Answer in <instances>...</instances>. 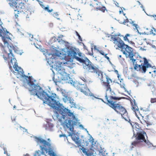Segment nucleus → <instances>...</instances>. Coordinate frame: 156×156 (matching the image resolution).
I'll list each match as a JSON object with an SVG mask.
<instances>
[{
	"label": "nucleus",
	"mask_w": 156,
	"mask_h": 156,
	"mask_svg": "<svg viewBox=\"0 0 156 156\" xmlns=\"http://www.w3.org/2000/svg\"><path fill=\"white\" fill-rule=\"evenodd\" d=\"M50 94H47L44 97L43 100V104H46L49 106L51 108L55 109L57 111H54V112L56 115V117L58 119V121L60 122H62V119H65L66 117L67 114L66 113H62L63 110L64 106L63 104L60 103L59 101H57L56 99H58V96H57L55 93L50 95Z\"/></svg>",
	"instance_id": "f257e3e1"
},
{
	"label": "nucleus",
	"mask_w": 156,
	"mask_h": 156,
	"mask_svg": "<svg viewBox=\"0 0 156 156\" xmlns=\"http://www.w3.org/2000/svg\"><path fill=\"white\" fill-rule=\"evenodd\" d=\"M22 74L21 75V77L24 78L23 80V86L26 87V86L28 85L29 86L32 88L31 89L29 90L31 95L36 96L37 98L41 100H43L44 97L47 94V92L45 90H43L42 87H41L38 84H35L34 83L31 84L29 80L27 79L29 78L28 76H26L24 74V72L22 69V71H20Z\"/></svg>",
	"instance_id": "f03ea898"
},
{
	"label": "nucleus",
	"mask_w": 156,
	"mask_h": 156,
	"mask_svg": "<svg viewBox=\"0 0 156 156\" xmlns=\"http://www.w3.org/2000/svg\"><path fill=\"white\" fill-rule=\"evenodd\" d=\"M135 124L136 126L135 128L136 129V130L137 132L136 135L134 130L133 129V134L132 138L134 137L135 138V140L132 143V145L140 147L144 145L145 144H147L148 145H152L149 140L147 141L146 139L145 136L147 138L146 133L141 129V127L139 126V124L137 122H135Z\"/></svg>",
	"instance_id": "7ed1b4c3"
},
{
	"label": "nucleus",
	"mask_w": 156,
	"mask_h": 156,
	"mask_svg": "<svg viewBox=\"0 0 156 156\" xmlns=\"http://www.w3.org/2000/svg\"><path fill=\"white\" fill-rule=\"evenodd\" d=\"M34 137L37 143V145L39 146V147H41L43 150L45 151L46 153H48L49 154V152L52 149L51 143L48 142L40 136L37 137L34 136Z\"/></svg>",
	"instance_id": "20e7f679"
},
{
	"label": "nucleus",
	"mask_w": 156,
	"mask_h": 156,
	"mask_svg": "<svg viewBox=\"0 0 156 156\" xmlns=\"http://www.w3.org/2000/svg\"><path fill=\"white\" fill-rule=\"evenodd\" d=\"M72 44H65V47L63 48H60L59 50L62 51V56H64L62 59H64L66 56L67 55L68 56L70 57H74L75 55H77V53L75 50H76V48L71 46Z\"/></svg>",
	"instance_id": "39448f33"
},
{
	"label": "nucleus",
	"mask_w": 156,
	"mask_h": 156,
	"mask_svg": "<svg viewBox=\"0 0 156 156\" xmlns=\"http://www.w3.org/2000/svg\"><path fill=\"white\" fill-rule=\"evenodd\" d=\"M105 99L108 102L107 103H106V104L108 105L111 108L113 109H115V106H117V105H118L119 103H116L117 102L116 101L108 99V97L106 93L105 94Z\"/></svg>",
	"instance_id": "423d86ee"
},
{
	"label": "nucleus",
	"mask_w": 156,
	"mask_h": 156,
	"mask_svg": "<svg viewBox=\"0 0 156 156\" xmlns=\"http://www.w3.org/2000/svg\"><path fill=\"white\" fill-rule=\"evenodd\" d=\"M115 109H113L116 113L118 114H121V113L118 111L117 109H118L120 110V111L121 112H124V114H128V112L126 110L125 108L123 106L121 105L120 104H118V105H117V106H115Z\"/></svg>",
	"instance_id": "0eeeda50"
},
{
	"label": "nucleus",
	"mask_w": 156,
	"mask_h": 156,
	"mask_svg": "<svg viewBox=\"0 0 156 156\" xmlns=\"http://www.w3.org/2000/svg\"><path fill=\"white\" fill-rule=\"evenodd\" d=\"M51 52L53 53V55H56L57 57H60V55H62V52L61 53L58 49L56 47H55L54 45H52L50 48Z\"/></svg>",
	"instance_id": "6e6552de"
},
{
	"label": "nucleus",
	"mask_w": 156,
	"mask_h": 156,
	"mask_svg": "<svg viewBox=\"0 0 156 156\" xmlns=\"http://www.w3.org/2000/svg\"><path fill=\"white\" fill-rule=\"evenodd\" d=\"M119 41L118 40L117 46L118 47L121 49H124L125 48V45L126 44L119 37L118 38Z\"/></svg>",
	"instance_id": "1a4fd4ad"
},
{
	"label": "nucleus",
	"mask_w": 156,
	"mask_h": 156,
	"mask_svg": "<svg viewBox=\"0 0 156 156\" xmlns=\"http://www.w3.org/2000/svg\"><path fill=\"white\" fill-rule=\"evenodd\" d=\"M66 113L68 116L71 117L74 114V112H72L71 110L64 107L63 108V112H61V113Z\"/></svg>",
	"instance_id": "9d476101"
},
{
	"label": "nucleus",
	"mask_w": 156,
	"mask_h": 156,
	"mask_svg": "<svg viewBox=\"0 0 156 156\" xmlns=\"http://www.w3.org/2000/svg\"><path fill=\"white\" fill-rule=\"evenodd\" d=\"M2 32L4 33V32L3 31L2 29H0V37H1V38L4 43V44L5 45H7L8 46L9 45V43L7 40V39L5 38V36H3V35H2Z\"/></svg>",
	"instance_id": "9b49d317"
},
{
	"label": "nucleus",
	"mask_w": 156,
	"mask_h": 156,
	"mask_svg": "<svg viewBox=\"0 0 156 156\" xmlns=\"http://www.w3.org/2000/svg\"><path fill=\"white\" fill-rule=\"evenodd\" d=\"M40 150H37L35 151V153L37 155V156H41V154L45 156H47L46 154L45 153V152L44 150L41 149V147H40Z\"/></svg>",
	"instance_id": "f8f14e48"
},
{
	"label": "nucleus",
	"mask_w": 156,
	"mask_h": 156,
	"mask_svg": "<svg viewBox=\"0 0 156 156\" xmlns=\"http://www.w3.org/2000/svg\"><path fill=\"white\" fill-rule=\"evenodd\" d=\"M111 100H119L121 99H126L127 98L125 97H118L115 96L111 95L109 96Z\"/></svg>",
	"instance_id": "ddd939ff"
},
{
	"label": "nucleus",
	"mask_w": 156,
	"mask_h": 156,
	"mask_svg": "<svg viewBox=\"0 0 156 156\" xmlns=\"http://www.w3.org/2000/svg\"><path fill=\"white\" fill-rule=\"evenodd\" d=\"M55 64H54V66L55 67L54 69H55L56 70H57L58 69V68L62 67L61 65L62 64V62L55 61Z\"/></svg>",
	"instance_id": "4468645a"
},
{
	"label": "nucleus",
	"mask_w": 156,
	"mask_h": 156,
	"mask_svg": "<svg viewBox=\"0 0 156 156\" xmlns=\"http://www.w3.org/2000/svg\"><path fill=\"white\" fill-rule=\"evenodd\" d=\"M63 70H64V73L65 74V76H66V77H62L61 78V80H68V78H69L70 80L72 79V78L70 76V74H67L66 72H65V69L63 68Z\"/></svg>",
	"instance_id": "2eb2a0df"
},
{
	"label": "nucleus",
	"mask_w": 156,
	"mask_h": 156,
	"mask_svg": "<svg viewBox=\"0 0 156 156\" xmlns=\"http://www.w3.org/2000/svg\"><path fill=\"white\" fill-rule=\"evenodd\" d=\"M69 119V118L68 119L67 118L66 119H65V120L63 122H61V125L63 126L64 128L66 127L67 126V125H68V123Z\"/></svg>",
	"instance_id": "dca6fc26"
},
{
	"label": "nucleus",
	"mask_w": 156,
	"mask_h": 156,
	"mask_svg": "<svg viewBox=\"0 0 156 156\" xmlns=\"http://www.w3.org/2000/svg\"><path fill=\"white\" fill-rule=\"evenodd\" d=\"M126 51L128 53L129 55V58L130 59L133 58V57L135 56V53H133V50H132V51L129 52L127 49H126Z\"/></svg>",
	"instance_id": "f3484780"
},
{
	"label": "nucleus",
	"mask_w": 156,
	"mask_h": 156,
	"mask_svg": "<svg viewBox=\"0 0 156 156\" xmlns=\"http://www.w3.org/2000/svg\"><path fill=\"white\" fill-rule=\"evenodd\" d=\"M58 40V38H56L55 37H53L51 38L50 40L49 41L48 44H52L54 42H55Z\"/></svg>",
	"instance_id": "a211bd4d"
},
{
	"label": "nucleus",
	"mask_w": 156,
	"mask_h": 156,
	"mask_svg": "<svg viewBox=\"0 0 156 156\" xmlns=\"http://www.w3.org/2000/svg\"><path fill=\"white\" fill-rule=\"evenodd\" d=\"M57 41L60 44H64L65 43L66 44H70V43L68 42L63 40L62 39H58V40H57Z\"/></svg>",
	"instance_id": "6ab92c4d"
},
{
	"label": "nucleus",
	"mask_w": 156,
	"mask_h": 156,
	"mask_svg": "<svg viewBox=\"0 0 156 156\" xmlns=\"http://www.w3.org/2000/svg\"><path fill=\"white\" fill-rule=\"evenodd\" d=\"M102 7H97L96 8V9H97L99 10L100 11H101L103 12H104L105 10H106L107 11V9H106L105 7L104 6V5H102Z\"/></svg>",
	"instance_id": "aec40b11"
},
{
	"label": "nucleus",
	"mask_w": 156,
	"mask_h": 156,
	"mask_svg": "<svg viewBox=\"0 0 156 156\" xmlns=\"http://www.w3.org/2000/svg\"><path fill=\"white\" fill-rule=\"evenodd\" d=\"M97 140L94 143H90L91 144V145L90 147L89 148V150L90 151H93L94 152H95V151L93 149L94 147L95 146L96 144L97 143Z\"/></svg>",
	"instance_id": "412c9836"
},
{
	"label": "nucleus",
	"mask_w": 156,
	"mask_h": 156,
	"mask_svg": "<svg viewBox=\"0 0 156 156\" xmlns=\"http://www.w3.org/2000/svg\"><path fill=\"white\" fill-rule=\"evenodd\" d=\"M47 60V63L50 66V67H52V68H53V65H51V64H53L54 63V61L53 60L50 59L49 58H46Z\"/></svg>",
	"instance_id": "4be33fe9"
},
{
	"label": "nucleus",
	"mask_w": 156,
	"mask_h": 156,
	"mask_svg": "<svg viewBox=\"0 0 156 156\" xmlns=\"http://www.w3.org/2000/svg\"><path fill=\"white\" fill-rule=\"evenodd\" d=\"M68 122L71 123L74 126H77V123L75 120H72L70 118H69V119Z\"/></svg>",
	"instance_id": "5701e85b"
},
{
	"label": "nucleus",
	"mask_w": 156,
	"mask_h": 156,
	"mask_svg": "<svg viewBox=\"0 0 156 156\" xmlns=\"http://www.w3.org/2000/svg\"><path fill=\"white\" fill-rule=\"evenodd\" d=\"M134 22L135 21H132L131 22H129L130 24H132L133 26L135 27V28H134V30H135L136 29H137V28H139V27L138 26L137 24L134 23Z\"/></svg>",
	"instance_id": "b1692460"
},
{
	"label": "nucleus",
	"mask_w": 156,
	"mask_h": 156,
	"mask_svg": "<svg viewBox=\"0 0 156 156\" xmlns=\"http://www.w3.org/2000/svg\"><path fill=\"white\" fill-rule=\"evenodd\" d=\"M61 93L62 95L65 97V98H63L62 99L64 103H66V100H68L67 95L65 94L63 92H62Z\"/></svg>",
	"instance_id": "393cba45"
},
{
	"label": "nucleus",
	"mask_w": 156,
	"mask_h": 156,
	"mask_svg": "<svg viewBox=\"0 0 156 156\" xmlns=\"http://www.w3.org/2000/svg\"><path fill=\"white\" fill-rule=\"evenodd\" d=\"M90 67L91 68V69L93 70V71H94L93 72L94 73H97V72L98 73V72H100L99 69H98V70H97V68H96V67L95 66H94L93 65H92L90 66Z\"/></svg>",
	"instance_id": "a878e982"
},
{
	"label": "nucleus",
	"mask_w": 156,
	"mask_h": 156,
	"mask_svg": "<svg viewBox=\"0 0 156 156\" xmlns=\"http://www.w3.org/2000/svg\"><path fill=\"white\" fill-rule=\"evenodd\" d=\"M18 66V63L17 62H16L14 63V65H13V67L15 69V70L16 71L19 72L20 71H19V69H18L17 67Z\"/></svg>",
	"instance_id": "bb28decb"
},
{
	"label": "nucleus",
	"mask_w": 156,
	"mask_h": 156,
	"mask_svg": "<svg viewBox=\"0 0 156 156\" xmlns=\"http://www.w3.org/2000/svg\"><path fill=\"white\" fill-rule=\"evenodd\" d=\"M49 155L50 156H56L57 155L56 153L52 149L49 152Z\"/></svg>",
	"instance_id": "cd10ccee"
},
{
	"label": "nucleus",
	"mask_w": 156,
	"mask_h": 156,
	"mask_svg": "<svg viewBox=\"0 0 156 156\" xmlns=\"http://www.w3.org/2000/svg\"><path fill=\"white\" fill-rule=\"evenodd\" d=\"M80 150H81L82 151V152L85 155H86L87 153V151H89V149H86L85 148H80Z\"/></svg>",
	"instance_id": "c85d7f7f"
},
{
	"label": "nucleus",
	"mask_w": 156,
	"mask_h": 156,
	"mask_svg": "<svg viewBox=\"0 0 156 156\" xmlns=\"http://www.w3.org/2000/svg\"><path fill=\"white\" fill-rule=\"evenodd\" d=\"M125 48H124V49H125V51H126V49H128L129 52H130L131 51H132V50H133V48L129 46L128 45L126 44V45H125Z\"/></svg>",
	"instance_id": "c756f323"
},
{
	"label": "nucleus",
	"mask_w": 156,
	"mask_h": 156,
	"mask_svg": "<svg viewBox=\"0 0 156 156\" xmlns=\"http://www.w3.org/2000/svg\"><path fill=\"white\" fill-rule=\"evenodd\" d=\"M144 65L146 69H148L150 68H151L153 69L154 68V67H155V66H152L151 64L149 63H147V64H145V65Z\"/></svg>",
	"instance_id": "7c9ffc66"
},
{
	"label": "nucleus",
	"mask_w": 156,
	"mask_h": 156,
	"mask_svg": "<svg viewBox=\"0 0 156 156\" xmlns=\"http://www.w3.org/2000/svg\"><path fill=\"white\" fill-rule=\"evenodd\" d=\"M40 51L41 52H43V54L46 56L48 53V51L47 50L44 49V48H43L40 49Z\"/></svg>",
	"instance_id": "2f4dec72"
},
{
	"label": "nucleus",
	"mask_w": 156,
	"mask_h": 156,
	"mask_svg": "<svg viewBox=\"0 0 156 156\" xmlns=\"http://www.w3.org/2000/svg\"><path fill=\"white\" fill-rule=\"evenodd\" d=\"M105 76H106V82L108 84H110V82H109V81H110L111 83L113 81H112V80L110 78H109L108 76L106 75V73H105L104 74Z\"/></svg>",
	"instance_id": "473e14b6"
},
{
	"label": "nucleus",
	"mask_w": 156,
	"mask_h": 156,
	"mask_svg": "<svg viewBox=\"0 0 156 156\" xmlns=\"http://www.w3.org/2000/svg\"><path fill=\"white\" fill-rule=\"evenodd\" d=\"M75 143L77 145V147H81L82 144V140L80 139L78 141H75Z\"/></svg>",
	"instance_id": "72a5a7b5"
},
{
	"label": "nucleus",
	"mask_w": 156,
	"mask_h": 156,
	"mask_svg": "<svg viewBox=\"0 0 156 156\" xmlns=\"http://www.w3.org/2000/svg\"><path fill=\"white\" fill-rule=\"evenodd\" d=\"M70 107L72 108L73 107H74L76 108H78V109H80V107L79 105H76V103H74V106L72 105L70 106Z\"/></svg>",
	"instance_id": "f704fd0d"
},
{
	"label": "nucleus",
	"mask_w": 156,
	"mask_h": 156,
	"mask_svg": "<svg viewBox=\"0 0 156 156\" xmlns=\"http://www.w3.org/2000/svg\"><path fill=\"white\" fill-rule=\"evenodd\" d=\"M59 136V137H66V139L68 140V143L69 144L70 143V142H69V141L68 140V139L67 137V135L66 134H63V133H62V134H60Z\"/></svg>",
	"instance_id": "c9c22d12"
},
{
	"label": "nucleus",
	"mask_w": 156,
	"mask_h": 156,
	"mask_svg": "<svg viewBox=\"0 0 156 156\" xmlns=\"http://www.w3.org/2000/svg\"><path fill=\"white\" fill-rule=\"evenodd\" d=\"M68 125H67V126L66 127V128L67 129H69V128L70 127L72 128V129H74V126H73V125H72L70 123H69L68 122Z\"/></svg>",
	"instance_id": "e433bc0d"
},
{
	"label": "nucleus",
	"mask_w": 156,
	"mask_h": 156,
	"mask_svg": "<svg viewBox=\"0 0 156 156\" xmlns=\"http://www.w3.org/2000/svg\"><path fill=\"white\" fill-rule=\"evenodd\" d=\"M2 27L3 29V30H2V31L4 32V33H3L4 34V33H5V35H7V34L9 33V32L7 31V30L5 28H3L2 26Z\"/></svg>",
	"instance_id": "4c0bfd02"
},
{
	"label": "nucleus",
	"mask_w": 156,
	"mask_h": 156,
	"mask_svg": "<svg viewBox=\"0 0 156 156\" xmlns=\"http://www.w3.org/2000/svg\"><path fill=\"white\" fill-rule=\"evenodd\" d=\"M72 140L75 142V141H78L80 139L79 136H78L76 137L75 135L74 137H72Z\"/></svg>",
	"instance_id": "58836bf2"
},
{
	"label": "nucleus",
	"mask_w": 156,
	"mask_h": 156,
	"mask_svg": "<svg viewBox=\"0 0 156 156\" xmlns=\"http://www.w3.org/2000/svg\"><path fill=\"white\" fill-rule=\"evenodd\" d=\"M68 83H69L71 84V85H72L74 87H75L74 84L76 83L75 82V81H73V80L72 79L71 80H69V81L68 82Z\"/></svg>",
	"instance_id": "ea45409f"
},
{
	"label": "nucleus",
	"mask_w": 156,
	"mask_h": 156,
	"mask_svg": "<svg viewBox=\"0 0 156 156\" xmlns=\"http://www.w3.org/2000/svg\"><path fill=\"white\" fill-rule=\"evenodd\" d=\"M68 133L69 135H67V137L68 136H71L72 138V137H73V135H74V136L76 135L75 133L69 132Z\"/></svg>",
	"instance_id": "a19ab883"
},
{
	"label": "nucleus",
	"mask_w": 156,
	"mask_h": 156,
	"mask_svg": "<svg viewBox=\"0 0 156 156\" xmlns=\"http://www.w3.org/2000/svg\"><path fill=\"white\" fill-rule=\"evenodd\" d=\"M134 67L133 69L134 70H136L138 71H140V69H138V66H137V64L136 63V64L134 65Z\"/></svg>",
	"instance_id": "79ce46f5"
},
{
	"label": "nucleus",
	"mask_w": 156,
	"mask_h": 156,
	"mask_svg": "<svg viewBox=\"0 0 156 156\" xmlns=\"http://www.w3.org/2000/svg\"><path fill=\"white\" fill-rule=\"evenodd\" d=\"M52 14L56 18L57 20H60L59 18L57 17V16H58V12H54L53 13H52Z\"/></svg>",
	"instance_id": "37998d69"
},
{
	"label": "nucleus",
	"mask_w": 156,
	"mask_h": 156,
	"mask_svg": "<svg viewBox=\"0 0 156 156\" xmlns=\"http://www.w3.org/2000/svg\"><path fill=\"white\" fill-rule=\"evenodd\" d=\"M48 87L49 89V90H48L47 89L44 90H45V91L47 92V93L48 94H50V95H52V93H51V91H50V90H51V87L49 86H48Z\"/></svg>",
	"instance_id": "c03bdc74"
},
{
	"label": "nucleus",
	"mask_w": 156,
	"mask_h": 156,
	"mask_svg": "<svg viewBox=\"0 0 156 156\" xmlns=\"http://www.w3.org/2000/svg\"><path fill=\"white\" fill-rule=\"evenodd\" d=\"M100 150H98L99 152L98 154V155H101V153H102L103 154V152L102 151H101V149H104V148H102L101 145L100 146Z\"/></svg>",
	"instance_id": "a18cd8bd"
},
{
	"label": "nucleus",
	"mask_w": 156,
	"mask_h": 156,
	"mask_svg": "<svg viewBox=\"0 0 156 156\" xmlns=\"http://www.w3.org/2000/svg\"><path fill=\"white\" fill-rule=\"evenodd\" d=\"M80 91H81V92L83 93L85 95H88V94H87V92L86 91H85L84 90H83V89L81 88L80 89Z\"/></svg>",
	"instance_id": "49530a36"
},
{
	"label": "nucleus",
	"mask_w": 156,
	"mask_h": 156,
	"mask_svg": "<svg viewBox=\"0 0 156 156\" xmlns=\"http://www.w3.org/2000/svg\"><path fill=\"white\" fill-rule=\"evenodd\" d=\"M136 60H138V59H134V58L130 59V60L131 61V62L133 63V65H134L136 64Z\"/></svg>",
	"instance_id": "de8ad7c7"
},
{
	"label": "nucleus",
	"mask_w": 156,
	"mask_h": 156,
	"mask_svg": "<svg viewBox=\"0 0 156 156\" xmlns=\"http://www.w3.org/2000/svg\"><path fill=\"white\" fill-rule=\"evenodd\" d=\"M10 54H11V56H12L13 58L15 57L13 53H12V50H11V49H10L9 53L8 54V55L9 57V55Z\"/></svg>",
	"instance_id": "09e8293b"
},
{
	"label": "nucleus",
	"mask_w": 156,
	"mask_h": 156,
	"mask_svg": "<svg viewBox=\"0 0 156 156\" xmlns=\"http://www.w3.org/2000/svg\"><path fill=\"white\" fill-rule=\"evenodd\" d=\"M96 152H95L94 153V152H90L89 153H87L86 155L87 156H92V155L94 154H96Z\"/></svg>",
	"instance_id": "8fccbe9b"
},
{
	"label": "nucleus",
	"mask_w": 156,
	"mask_h": 156,
	"mask_svg": "<svg viewBox=\"0 0 156 156\" xmlns=\"http://www.w3.org/2000/svg\"><path fill=\"white\" fill-rule=\"evenodd\" d=\"M73 58H74V59H76L77 61H79V62H80V59L81 58L77 56L76 55H75L73 57Z\"/></svg>",
	"instance_id": "3c124183"
},
{
	"label": "nucleus",
	"mask_w": 156,
	"mask_h": 156,
	"mask_svg": "<svg viewBox=\"0 0 156 156\" xmlns=\"http://www.w3.org/2000/svg\"><path fill=\"white\" fill-rule=\"evenodd\" d=\"M121 116H122V118L123 119H124L125 121H127V119H126V117H124L123 116V115H124V114H125L126 115H127V114L126 113V114H124V113L123 114H122V113H121V114H119Z\"/></svg>",
	"instance_id": "603ef678"
},
{
	"label": "nucleus",
	"mask_w": 156,
	"mask_h": 156,
	"mask_svg": "<svg viewBox=\"0 0 156 156\" xmlns=\"http://www.w3.org/2000/svg\"><path fill=\"white\" fill-rule=\"evenodd\" d=\"M113 40L114 41L113 42V43L114 44H116L117 45V43L118 42L117 38L116 37H115L114 38H113Z\"/></svg>",
	"instance_id": "864d4df0"
},
{
	"label": "nucleus",
	"mask_w": 156,
	"mask_h": 156,
	"mask_svg": "<svg viewBox=\"0 0 156 156\" xmlns=\"http://www.w3.org/2000/svg\"><path fill=\"white\" fill-rule=\"evenodd\" d=\"M45 11H46L48 12V10H49V6L48 5H47L46 7H45L44 8H43Z\"/></svg>",
	"instance_id": "5fc2aeb1"
},
{
	"label": "nucleus",
	"mask_w": 156,
	"mask_h": 156,
	"mask_svg": "<svg viewBox=\"0 0 156 156\" xmlns=\"http://www.w3.org/2000/svg\"><path fill=\"white\" fill-rule=\"evenodd\" d=\"M137 66L138 68H139V69H141L143 68V67L144 66V65L142 64H141V65H138L137 64Z\"/></svg>",
	"instance_id": "6e6d98bb"
},
{
	"label": "nucleus",
	"mask_w": 156,
	"mask_h": 156,
	"mask_svg": "<svg viewBox=\"0 0 156 156\" xmlns=\"http://www.w3.org/2000/svg\"><path fill=\"white\" fill-rule=\"evenodd\" d=\"M122 85H123V86L122 87H121V88H123L124 89L125 92H128V91L126 89L125 87V84H124V83H122Z\"/></svg>",
	"instance_id": "4d7b16f0"
},
{
	"label": "nucleus",
	"mask_w": 156,
	"mask_h": 156,
	"mask_svg": "<svg viewBox=\"0 0 156 156\" xmlns=\"http://www.w3.org/2000/svg\"><path fill=\"white\" fill-rule=\"evenodd\" d=\"M122 85H123V86L122 87H121V88H123L124 89L125 92H128V91L126 89L125 87V84H124V83H122Z\"/></svg>",
	"instance_id": "13d9d810"
},
{
	"label": "nucleus",
	"mask_w": 156,
	"mask_h": 156,
	"mask_svg": "<svg viewBox=\"0 0 156 156\" xmlns=\"http://www.w3.org/2000/svg\"><path fill=\"white\" fill-rule=\"evenodd\" d=\"M151 102L152 103L156 102V98H151Z\"/></svg>",
	"instance_id": "bf43d9fd"
},
{
	"label": "nucleus",
	"mask_w": 156,
	"mask_h": 156,
	"mask_svg": "<svg viewBox=\"0 0 156 156\" xmlns=\"http://www.w3.org/2000/svg\"><path fill=\"white\" fill-rule=\"evenodd\" d=\"M77 53V55H78L80 57H81L82 58H83V56L82 55V53L81 52H76Z\"/></svg>",
	"instance_id": "052dcab7"
},
{
	"label": "nucleus",
	"mask_w": 156,
	"mask_h": 156,
	"mask_svg": "<svg viewBox=\"0 0 156 156\" xmlns=\"http://www.w3.org/2000/svg\"><path fill=\"white\" fill-rule=\"evenodd\" d=\"M76 114L75 115V114H74H74H73V115L72 116V118L73 119L72 120H75L76 119V118H78L76 116Z\"/></svg>",
	"instance_id": "680f3d73"
},
{
	"label": "nucleus",
	"mask_w": 156,
	"mask_h": 156,
	"mask_svg": "<svg viewBox=\"0 0 156 156\" xmlns=\"http://www.w3.org/2000/svg\"><path fill=\"white\" fill-rule=\"evenodd\" d=\"M20 128L21 129V128L23 129V132H27V129H26L25 127H23L22 126H20Z\"/></svg>",
	"instance_id": "e2e57ef3"
},
{
	"label": "nucleus",
	"mask_w": 156,
	"mask_h": 156,
	"mask_svg": "<svg viewBox=\"0 0 156 156\" xmlns=\"http://www.w3.org/2000/svg\"><path fill=\"white\" fill-rule=\"evenodd\" d=\"M131 76L132 77H134L136 78L137 79V80H138V79H139V78L138 76H136V74L134 73L132 74L131 75Z\"/></svg>",
	"instance_id": "0e129e2a"
},
{
	"label": "nucleus",
	"mask_w": 156,
	"mask_h": 156,
	"mask_svg": "<svg viewBox=\"0 0 156 156\" xmlns=\"http://www.w3.org/2000/svg\"><path fill=\"white\" fill-rule=\"evenodd\" d=\"M79 62L80 63L84 64L85 62V60L83 58H81Z\"/></svg>",
	"instance_id": "69168bd1"
},
{
	"label": "nucleus",
	"mask_w": 156,
	"mask_h": 156,
	"mask_svg": "<svg viewBox=\"0 0 156 156\" xmlns=\"http://www.w3.org/2000/svg\"><path fill=\"white\" fill-rule=\"evenodd\" d=\"M123 39L125 41H127L128 42H129V41L127 37L126 36H125L123 37Z\"/></svg>",
	"instance_id": "338daca9"
},
{
	"label": "nucleus",
	"mask_w": 156,
	"mask_h": 156,
	"mask_svg": "<svg viewBox=\"0 0 156 156\" xmlns=\"http://www.w3.org/2000/svg\"><path fill=\"white\" fill-rule=\"evenodd\" d=\"M75 120L76 121V122L77 124H78V125L80 124V122H79L80 120L78 119V118H76V119Z\"/></svg>",
	"instance_id": "774afa93"
}]
</instances>
